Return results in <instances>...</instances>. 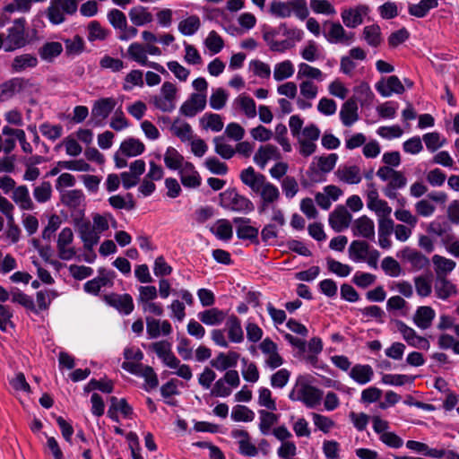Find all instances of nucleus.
Here are the masks:
<instances>
[{"label": "nucleus", "mask_w": 459, "mask_h": 459, "mask_svg": "<svg viewBox=\"0 0 459 459\" xmlns=\"http://www.w3.org/2000/svg\"><path fill=\"white\" fill-rule=\"evenodd\" d=\"M239 177L242 183L260 197L259 213L265 212L270 206L279 201L281 196L279 188L268 181L264 174L256 172L253 167L243 169Z\"/></svg>", "instance_id": "f257e3e1"}, {"label": "nucleus", "mask_w": 459, "mask_h": 459, "mask_svg": "<svg viewBox=\"0 0 459 459\" xmlns=\"http://www.w3.org/2000/svg\"><path fill=\"white\" fill-rule=\"evenodd\" d=\"M322 396L323 392L309 385L302 377L297 379L296 384L289 394L290 400L302 402L307 408H314L318 405Z\"/></svg>", "instance_id": "f03ea898"}, {"label": "nucleus", "mask_w": 459, "mask_h": 459, "mask_svg": "<svg viewBox=\"0 0 459 459\" xmlns=\"http://www.w3.org/2000/svg\"><path fill=\"white\" fill-rule=\"evenodd\" d=\"M269 11L277 18L285 19L294 15L301 21L309 14L306 0L274 1L270 4Z\"/></svg>", "instance_id": "7ed1b4c3"}, {"label": "nucleus", "mask_w": 459, "mask_h": 459, "mask_svg": "<svg viewBox=\"0 0 459 459\" xmlns=\"http://www.w3.org/2000/svg\"><path fill=\"white\" fill-rule=\"evenodd\" d=\"M78 10V0H50L46 15L53 25L65 22V15H74Z\"/></svg>", "instance_id": "20e7f679"}, {"label": "nucleus", "mask_w": 459, "mask_h": 459, "mask_svg": "<svg viewBox=\"0 0 459 459\" xmlns=\"http://www.w3.org/2000/svg\"><path fill=\"white\" fill-rule=\"evenodd\" d=\"M220 204L224 209L234 212H250L254 209L253 203L234 188L220 194Z\"/></svg>", "instance_id": "39448f33"}, {"label": "nucleus", "mask_w": 459, "mask_h": 459, "mask_svg": "<svg viewBox=\"0 0 459 459\" xmlns=\"http://www.w3.org/2000/svg\"><path fill=\"white\" fill-rule=\"evenodd\" d=\"M26 20L19 18L14 20L12 27L8 28L5 36V51L11 52L23 48L28 43L25 31Z\"/></svg>", "instance_id": "423d86ee"}, {"label": "nucleus", "mask_w": 459, "mask_h": 459, "mask_svg": "<svg viewBox=\"0 0 459 459\" xmlns=\"http://www.w3.org/2000/svg\"><path fill=\"white\" fill-rule=\"evenodd\" d=\"M177 88L170 82H165L160 88V94L151 98L154 107L162 112H171L176 108Z\"/></svg>", "instance_id": "0eeeda50"}, {"label": "nucleus", "mask_w": 459, "mask_h": 459, "mask_svg": "<svg viewBox=\"0 0 459 459\" xmlns=\"http://www.w3.org/2000/svg\"><path fill=\"white\" fill-rule=\"evenodd\" d=\"M117 105L114 98H101L93 102L91 108V119L93 126H101L103 121L108 117Z\"/></svg>", "instance_id": "6e6552de"}, {"label": "nucleus", "mask_w": 459, "mask_h": 459, "mask_svg": "<svg viewBox=\"0 0 459 459\" xmlns=\"http://www.w3.org/2000/svg\"><path fill=\"white\" fill-rule=\"evenodd\" d=\"M368 191L367 193V206L369 210L374 211L379 219L389 218L392 208L388 204L379 198L378 192L373 183L368 184Z\"/></svg>", "instance_id": "1a4fd4ad"}, {"label": "nucleus", "mask_w": 459, "mask_h": 459, "mask_svg": "<svg viewBox=\"0 0 459 459\" xmlns=\"http://www.w3.org/2000/svg\"><path fill=\"white\" fill-rule=\"evenodd\" d=\"M395 325L403 340L410 346L426 351L429 349V342L425 337L418 335L413 328L408 326L404 322L401 320H396Z\"/></svg>", "instance_id": "9d476101"}, {"label": "nucleus", "mask_w": 459, "mask_h": 459, "mask_svg": "<svg viewBox=\"0 0 459 459\" xmlns=\"http://www.w3.org/2000/svg\"><path fill=\"white\" fill-rule=\"evenodd\" d=\"M128 56L141 65H147L162 74H168L166 69L156 62H149L145 54L144 46L138 43H132L127 48Z\"/></svg>", "instance_id": "9b49d317"}, {"label": "nucleus", "mask_w": 459, "mask_h": 459, "mask_svg": "<svg viewBox=\"0 0 459 459\" xmlns=\"http://www.w3.org/2000/svg\"><path fill=\"white\" fill-rule=\"evenodd\" d=\"M104 300L108 305L116 308L123 315H129L134 311V305L130 294L110 293L104 296Z\"/></svg>", "instance_id": "f8f14e48"}, {"label": "nucleus", "mask_w": 459, "mask_h": 459, "mask_svg": "<svg viewBox=\"0 0 459 459\" xmlns=\"http://www.w3.org/2000/svg\"><path fill=\"white\" fill-rule=\"evenodd\" d=\"M150 349L156 353L166 367L176 368L178 366V359L172 352L171 344L168 341L152 342Z\"/></svg>", "instance_id": "ddd939ff"}, {"label": "nucleus", "mask_w": 459, "mask_h": 459, "mask_svg": "<svg viewBox=\"0 0 459 459\" xmlns=\"http://www.w3.org/2000/svg\"><path fill=\"white\" fill-rule=\"evenodd\" d=\"M74 240V233L68 227L64 228L57 238L58 256L62 260H71L76 254L75 249L69 247Z\"/></svg>", "instance_id": "4468645a"}, {"label": "nucleus", "mask_w": 459, "mask_h": 459, "mask_svg": "<svg viewBox=\"0 0 459 459\" xmlns=\"http://www.w3.org/2000/svg\"><path fill=\"white\" fill-rule=\"evenodd\" d=\"M262 352L266 356L264 365L275 369L283 364V359L278 352V347L271 339L265 338L259 345Z\"/></svg>", "instance_id": "2eb2a0df"}, {"label": "nucleus", "mask_w": 459, "mask_h": 459, "mask_svg": "<svg viewBox=\"0 0 459 459\" xmlns=\"http://www.w3.org/2000/svg\"><path fill=\"white\" fill-rule=\"evenodd\" d=\"M397 255L404 262L410 264L414 271L422 270L429 264V260L426 255L420 251L408 247L401 250Z\"/></svg>", "instance_id": "dca6fc26"}, {"label": "nucleus", "mask_w": 459, "mask_h": 459, "mask_svg": "<svg viewBox=\"0 0 459 459\" xmlns=\"http://www.w3.org/2000/svg\"><path fill=\"white\" fill-rule=\"evenodd\" d=\"M206 106V94L205 93H192L187 100H186L180 107L179 111L186 117H195L198 112H201Z\"/></svg>", "instance_id": "f3484780"}, {"label": "nucleus", "mask_w": 459, "mask_h": 459, "mask_svg": "<svg viewBox=\"0 0 459 459\" xmlns=\"http://www.w3.org/2000/svg\"><path fill=\"white\" fill-rule=\"evenodd\" d=\"M325 39L332 44L351 45L354 40V33L347 32L339 22H331L330 29L325 34Z\"/></svg>", "instance_id": "a211bd4d"}, {"label": "nucleus", "mask_w": 459, "mask_h": 459, "mask_svg": "<svg viewBox=\"0 0 459 459\" xmlns=\"http://www.w3.org/2000/svg\"><path fill=\"white\" fill-rule=\"evenodd\" d=\"M368 6L360 4L354 8L344 9L341 16L344 25L353 29L363 22V17L368 13Z\"/></svg>", "instance_id": "6ab92c4d"}, {"label": "nucleus", "mask_w": 459, "mask_h": 459, "mask_svg": "<svg viewBox=\"0 0 459 459\" xmlns=\"http://www.w3.org/2000/svg\"><path fill=\"white\" fill-rule=\"evenodd\" d=\"M231 437L238 439L239 453L245 456H255L258 454L257 447L251 442L250 436L244 429H233Z\"/></svg>", "instance_id": "aec40b11"}, {"label": "nucleus", "mask_w": 459, "mask_h": 459, "mask_svg": "<svg viewBox=\"0 0 459 459\" xmlns=\"http://www.w3.org/2000/svg\"><path fill=\"white\" fill-rule=\"evenodd\" d=\"M351 221V215L344 206L336 207L329 215V224L336 232L347 229Z\"/></svg>", "instance_id": "412c9836"}, {"label": "nucleus", "mask_w": 459, "mask_h": 459, "mask_svg": "<svg viewBox=\"0 0 459 459\" xmlns=\"http://www.w3.org/2000/svg\"><path fill=\"white\" fill-rule=\"evenodd\" d=\"M80 238L83 242V247L88 251H92L93 247L100 240V234L92 227L90 221H82L78 224Z\"/></svg>", "instance_id": "4be33fe9"}, {"label": "nucleus", "mask_w": 459, "mask_h": 459, "mask_svg": "<svg viewBox=\"0 0 459 459\" xmlns=\"http://www.w3.org/2000/svg\"><path fill=\"white\" fill-rule=\"evenodd\" d=\"M178 174L185 187L196 188L201 185V177L195 166L189 161L184 163V167L181 168Z\"/></svg>", "instance_id": "5701e85b"}, {"label": "nucleus", "mask_w": 459, "mask_h": 459, "mask_svg": "<svg viewBox=\"0 0 459 459\" xmlns=\"http://www.w3.org/2000/svg\"><path fill=\"white\" fill-rule=\"evenodd\" d=\"M376 89L383 97H389L393 93L402 94L404 91V86L395 75L389 76L386 81L378 82Z\"/></svg>", "instance_id": "b1692460"}, {"label": "nucleus", "mask_w": 459, "mask_h": 459, "mask_svg": "<svg viewBox=\"0 0 459 459\" xmlns=\"http://www.w3.org/2000/svg\"><path fill=\"white\" fill-rule=\"evenodd\" d=\"M233 222L237 225V236L238 238L258 241V229L249 225V218L236 217L233 219Z\"/></svg>", "instance_id": "393cba45"}, {"label": "nucleus", "mask_w": 459, "mask_h": 459, "mask_svg": "<svg viewBox=\"0 0 459 459\" xmlns=\"http://www.w3.org/2000/svg\"><path fill=\"white\" fill-rule=\"evenodd\" d=\"M146 331L151 338H158L160 334L169 335L172 332V326L168 320H158L151 316H147Z\"/></svg>", "instance_id": "a878e982"}, {"label": "nucleus", "mask_w": 459, "mask_h": 459, "mask_svg": "<svg viewBox=\"0 0 459 459\" xmlns=\"http://www.w3.org/2000/svg\"><path fill=\"white\" fill-rule=\"evenodd\" d=\"M349 377L360 385H367L374 377V370L368 364H355L349 372Z\"/></svg>", "instance_id": "bb28decb"}, {"label": "nucleus", "mask_w": 459, "mask_h": 459, "mask_svg": "<svg viewBox=\"0 0 459 459\" xmlns=\"http://www.w3.org/2000/svg\"><path fill=\"white\" fill-rule=\"evenodd\" d=\"M27 82L23 78H12L0 84V101H5L20 92Z\"/></svg>", "instance_id": "cd10ccee"}, {"label": "nucleus", "mask_w": 459, "mask_h": 459, "mask_svg": "<svg viewBox=\"0 0 459 459\" xmlns=\"http://www.w3.org/2000/svg\"><path fill=\"white\" fill-rule=\"evenodd\" d=\"M281 154L276 146L266 144L260 146L254 156V161L263 169L270 160H279Z\"/></svg>", "instance_id": "c85d7f7f"}, {"label": "nucleus", "mask_w": 459, "mask_h": 459, "mask_svg": "<svg viewBox=\"0 0 459 459\" xmlns=\"http://www.w3.org/2000/svg\"><path fill=\"white\" fill-rule=\"evenodd\" d=\"M340 118L343 126H351L359 120L357 101L351 98L342 106Z\"/></svg>", "instance_id": "c756f323"}, {"label": "nucleus", "mask_w": 459, "mask_h": 459, "mask_svg": "<svg viewBox=\"0 0 459 459\" xmlns=\"http://www.w3.org/2000/svg\"><path fill=\"white\" fill-rule=\"evenodd\" d=\"M436 316L435 310L429 306H420L413 316V323L422 330L429 328Z\"/></svg>", "instance_id": "7c9ffc66"}, {"label": "nucleus", "mask_w": 459, "mask_h": 459, "mask_svg": "<svg viewBox=\"0 0 459 459\" xmlns=\"http://www.w3.org/2000/svg\"><path fill=\"white\" fill-rule=\"evenodd\" d=\"M434 290L436 296L442 300L457 294L456 286L447 277H436Z\"/></svg>", "instance_id": "2f4dec72"}, {"label": "nucleus", "mask_w": 459, "mask_h": 459, "mask_svg": "<svg viewBox=\"0 0 459 459\" xmlns=\"http://www.w3.org/2000/svg\"><path fill=\"white\" fill-rule=\"evenodd\" d=\"M38 64V58L34 54L24 53L14 56L11 64V69L14 73H22L27 69L35 68Z\"/></svg>", "instance_id": "473e14b6"}, {"label": "nucleus", "mask_w": 459, "mask_h": 459, "mask_svg": "<svg viewBox=\"0 0 459 459\" xmlns=\"http://www.w3.org/2000/svg\"><path fill=\"white\" fill-rule=\"evenodd\" d=\"M340 181L349 185L359 184L361 181L360 169L358 166H340L335 171Z\"/></svg>", "instance_id": "72a5a7b5"}, {"label": "nucleus", "mask_w": 459, "mask_h": 459, "mask_svg": "<svg viewBox=\"0 0 459 459\" xmlns=\"http://www.w3.org/2000/svg\"><path fill=\"white\" fill-rule=\"evenodd\" d=\"M239 359V354L236 351H229L228 353L220 352L217 357L210 361L212 367L220 371L234 368Z\"/></svg>", "instance_id": "f704fd0d"}, {"label": "nucleus", "mask_w": 459, "mask_h": 459, "mask_svg": "<svg viewBox=\"0 0 459 459\" xmlns=\"http://www.w3.org/2000/svg\"><path fill=\"white\" fill-rule=\"evenodd\" d=\"M394 231V221L390 218H382L378 220V244L384 248L391 247L392 242L389 238Z\"/></svg>", "instance_id": "c9c22d12"}, {"label": "nucleus", "mask_w": 459, "mask_h": 459, "mask_svg": "<svg viewBox=\"0 0 459 459\" xmlns=\"http://www.w3.org/2000/svg\"><path fill=\"white\" fill-rule=\"evenodd\" d=\"M436 277H447L456 266V263L440 255H434L431 258Z\"/></svg>", "instance_id": "e433bc0d"}, {"label": "nucleus", "mask_w": 459, "mask_h": 459, "mask_svg": "<svg viewBox=\"0 0 459 459\" xmlns=\"http://www.w3.org/2000/svg\"><path fill=\"white\" fill-rule=\"evenodd\" d=\"M63 52V46L57 41H48L44 43L38 50L41 60L47 63H52Z\"/></svg>", "instance_id": "4c0bfd02"}, {"label": "nucleus", "mask_w": 459, "mask_h": 459, "mask_svg": "<svg viewBox=\"0 0 459 459\" xmlns=\"http://www.w3.org/2000/svg\"><path fill=\"white\" fill-rule=\"evenodd\" d=\"M355 236H360L365 238L372 239L375 237L374 221L367 216H362L355 221L353 226Z\"/></svg>", "instance_id": "58836bf2"}, {"label": "nucleus", "mask_w": 459, "mask_h": 459, "mask_svg": "<svg viewBox=\"0 0 459 459\" xmlns=\"http://www.w3.org/2000/svg\"><path fill=\"white\" fill-rule=\"evenodd\" d=\"M145 150L144 144L138 139L130 137L124 140L119 147V152L125 157H135Z\"/></svg>", "instance_id": "ea45409f"}, {"label": "nucleus", "mask_w": 459, "mask_h": 459, "mask_svg": "<svg viewBox=\"0 0 459 459\" xmlns=\"http://www.w3.org/2000/svg\"><path fill=\"white\" fill-rule=\"evenodd\" d=\"M12 199L22 210H32L34 208V204L26 186L15 187L13 191Z\"/></svg>", "instance_id": "a19ab883"}, {"label": "nucleus", "mask_w": 459, "mask_h": 459, "mask_svg": "<svg viewBox=\"0 0 459 459\" xmlns=\"http://www.w3.org/2000/svg\"><path fill=\"white\" fill-rule=\"evenodd\" d=\"M60 195L62 203L71 209H78L83 205L85 196L82 190H66Z\"/></svg>", "instance_id": "79ce46f5"}, {"label": "nucleus", "mask_w": 459, "mask_h": 459, "mask_svg": "<svg viewBox=\"0 0 459 459\" xmlns=\"http://www.w3.org/2000/svg\"><path fill=\"white\" fill-rule=\"evenodd\" d=\"M130 21L134 26H143L152 22V14L147 7L138 5L131 8L128 13Z\"/></svg>", "instance_id": "37998d69"}, {"label": "nucleus", "mask_w": 459, "mask_h": 459, "mask_svg": "<svg viewBox=\"0 0 459 459\" xmlns=\"http://www.w3.org/2000/svg\"><path fill=\"white\" fill-rule=\"evenodd\" d=\"M233 105L239 108L247 117H255L256 105L251 97L246 94H240L234 100Z\"/></svg>", "instance_id": "c03bdc74"}, {"label": "nucleus", "mask_w": 459, "mask_h": 459, "mask_svg": "<svg viewBox=\"0 0 459 459\" xmlns=\"http://www.w3.org/2000/svg\"><path fill=\"white\" fill-rule=\"evenodd\" d=\"M226 317V314L216 307L210 308L198 314L199 320L207 325H218Z\"/></svg>", "instance_id": "a18cd8bd"}, {"label": "nucleus", "mask_w": 459, "mask_h": 459, "mask_svg": "<svg viewBox=\"0 0 459 459\" xmlns=\"http://www.w3.org/2000/svg\"><path fill=\"white\" fill-rule=\"evenodd\" d=\"M228 336L230 342L239 343L244 340V333L240 320L236 316H230L226 323Z\"/></svg>", "instance_id": "49530a36"}, {"label": "nucleus", "mask_w": 459, "mask_h": 459, "mask_svg": "<svg viewBox=\"0 0 459 459\" xmlns=\"http://www.w3.org/2000/svg\"><path fill=\"white\" fill-rule=\"evenodd\" d=\"M273 411L260 410L259 413V429L263 435H268L271 429L279 420V415L273 412Z\"/></svg>", "instance_id": "de8ad7c7"}, {"label": "nucleus", "mask_w": 459, "mask_h": 459, "mask_svg": "<svg viewBox=\"0 0 459 459\" xmlns=\"http://www.w3.org/2000/svg\"><path fill=\"white\" fill-rule=\"evenodd\" d=\"M170 131L182 142L190 141L192 139L193 131L191 126L179 118H176L173 121Z\"/></svg>", "instance_id": "09e8293b"}, {"label": "nucleus", "mask_w": 459, "mask_h": 459, "mask_svg": "<svg viewBox=\"0 0 459 459\" xmlns=\"http://www.w3.org/2000/svg\"><path fill=\"white\" fill-rule=\"evenodd\" d=\"M164 162L167 168L180 170L184 167V157L173 147H169L164 154Z\"/></svg>", "instance_id": "8fccbe9b"}, {"label": "nucleus", "mask_w": 459, "mask_h": 459, "mask_svg": "<svg viewBox=\"0 0 459 459\" xmlns=\"http://www.w3.org/2000/svg\"><path fill=\"white\" fill-rule=\"evenodd\" d=\"M211 231L221 240H230L233 236L230 222L226 219H221L211 228Z\"/></svg>", "instance_id": "3c124183"}, {"label": "nucleus", "mask_w": 459, "mask_h": 459, "mask_svg": "<svg viewBox=\"0 0 459 459\" xmlns=\"http://www.w3.org/2000/svg\"><path fill=\"white\" fill-rule=\"evenodd\" d=\"M368 250L369 245L367 242L354 240L349 247L350 258L355 262L365 260Z\"/></svg>", "instance_id": "603ef678"}, {"label": "nucleus", "mask_w": 459, "mask_h": 459, "mask_svg": "<svg viewBox=\"0 0 459 459\" xmlns=\"http://www.w3.org/2000/svg\"><path fill=\"white\" fill-rule=\"evenodd\" d=\"M438 0H420L419 4L409 6V13L412 16L422 18L427 15L430 9L437 6Z\"/></svg>", "instance_id": "864d4df0"}, {"label": "nucleus", "mask_w": 459, "mask_h": 459, "mask_svg": "<svg viewBox=\"0 0 459 459\" xmlns=\"http://www.w3.org/2000/svg\"><path fill=\"white\" fill-rule=\"evenodd\" d=\"M201 22L198 16L191 15L178 23V30L184 36L194 35L200 28Z\"/></svg>", "instance_id": "5fc2aeb1"}, {"label": "nucleus", "mask_w": 459, "mask_h": 459, "mask_svg": "<svg viewBox=\"0 0 459 459\" xmlns=\"http://www.w3.org/2000/svg\"><path fill=\"white\" fill-rule=\"evenodd\" d=\"M294 65L290 60L278 63L274 66L273 78L277 82L291 77L294 74Z\"/></svg>", "instance_id": "6e6d98bb"}, {"label": "nucleus", "mask_w": 459, "mask_h": 459, "mask_svg": "<svg viewBox=\"0 0 459 459\" xmlns=\"http://www.w3.org/2000/svg\"><path fill=\"white\" fill-rule=\"evenodd\" d=\"M213 143L215 152L225 160H230L236 153L235 149L226 143L223 136L215 137Z\"/></svg>", "instance_id": "4d7b16f0"}, {"label": "nucleus", "mask_w": 459, "mask_h": 459, "mask_svg": "<svg viewBox=\"0 0 459 459\" xmlns=\"http://www.w3.org/2000/svg\"><path fill=\"white\" fill-rule=\"evenodd\" d=\"M109 204L115 209L133 210L135 207L134 201L131 194H127L126 197L116 195L108 198Z\"/></svg>", "instance_id": "13d9d810"}, {"label": "nucleus", "mask_w": 459, "mask_h": 459, "mask_svg": "<svg viewBox=\"0 0 459 459\" xmlns=\"http://www.w3.org/2000/svg\"><path fill=\"white\" fill-rule=\"evenodd\" d=\"M204 128L211 129L213 132H220L223 128V122L219 114L207 113L201 118Z\"/></svg>", "instance_id": "bf43d9fd"}, {"label": "nucleus", "mask_w": 459, "mask_h": 459, "mask_svg": "<svg viewBox=\"0 0 459 459\" xmlns=\"http://www.w3.org/2000/svg\"><path fill=\"white\" fill-rule=\"evenodd\" d=\"M363 36L367 43L371 47H377L382 42L380 27L373 24L366 26L363 30Z\"/></svg>", "instance_id": "052dcab7"}, {"label": "nucleus", "mask_w": 459, "mask_h": 459, "mask_svg": "<svg viewBox=\"0 0 459 459\" xmlns=\"http://www.w3.org/2000/svg\"><path fill=\"white\" fill-rule=\"evenodd\" d=\"M52 195V186L49 181H42L33 189V196L39 203H46Z\"/></svg>", "instance_id": "680f3d73"}, {"label": "nucleus", "mask_w": 459, "mask_h": 459, "mask_svg": "<svg viewBox=\"0 0 459 459\" xmlns=\"http://www.w3.org/2000/svg\"><path fill=\"white\" fill-rule=\"evenodd\" d=\"M84 45L83 39L79 35L65 39V51L68 56L80 55L84 50Z\"/></svg>", "instance_id": "e2e57ef3"}, {"label": "nucleus", "mask_w": 459, "mask_h": 459, "mask_svg": "<svg viewBox=\"0 0 459 459\" xmlns=\"http://www.w3.org/2000/svg\"><path fill=\"white\" fill-rule=\"evenodd\" d=\"M241 362L243 364L241 371L243 378L250 383L257 382L260 377V374L256 365L254 362H248L245 358L241 359Z\"/></svg>", "instance_id": "0e129e2a"}, {"label": "nucleus", "mask_w": 459, "mask_h": 459, "mask_svg": "<svg viewBox=\"0 0 459 459\" xmlns=\"http://www.w3.org/2000/svg\"><path fill=\"white\" fill-rule=\"evenodd\" d=\"M57 297V292L53 290H39L36 294L38 312L48 308L51 301Z\"/></svg>", "instance_id": "69168bd1"}, {"label": "nucleus", "mask_w": 459, "mask_h": 459, "mask_svg": "<svg viewBox=\"0 0 459 459\" xmlns=\"http://www.w3.org/2000/svg\"><path fill=\"white\" fill-rule=\"evenodd\" d=\"M298 78L307 77L309 79H315L319 82L324 80V74L322 71L316 67L311 66L306 63L299 65Z\"/></svg>", "instance_id": "338daca9"}, {"label": "nucleus", "mask_w": 459, "mask_h": 459, "mask_svg": "<svg viewBox=\"0 0 459 459\" xmlns=\"http://www.w3.org/2000/svg\"><path fill=\"white\" fill-rule=\"evenodd\" d=\"M231 419L234 421L250 422L255 419V413L245 405H236L232 409Z\"/></svg>", "instance_id": "774afa93"}]
</instances>
